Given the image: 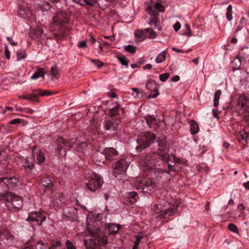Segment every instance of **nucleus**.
Instances as JSON below:
<instances>
[{"instance_id": "nucleus-55", "label": "nucleus", "mask_w": 249, "mask_h": 249, "mask_svg": "<svg viewBox=\"0 0 249 249\" xmlns=\"http://www.w3.org/2000/svg\"><path fill=\"white\" fill-rule=\"evenodd\" d=\"M53 37L54 38L56 39H60L63 37V35L62 33H60L59 34H57L56 33L53 34Z\"/></svg>"}, {"instance_id": "nucleus-36", "label": "nucleus", "mask_w": 249, "mask_h": 249, "mask_svg": "<svg viewBox=\"0 0 249 249\" xmlns=\"http://www.w3.org/2000/svg\"><path fill=\"white\" fill-rule=\"evenodd\" d=\"M117 59L119 60L122 65L126 66L127 68L128 67V61L124 56H116Z\"/></svg>"}, {"instance_id": "nucleus-18", "label": "nucleus", "mask_w": 249, "mask_h": 249, "mask_svg": "<svg viewBox=\"0 0 249 249\" xmlns=\"http://www.w3.org/2000/svg\"><path fill=\"white\" fill-rule=\"evenodd\" d=\"M178 207V205H174L168 209H165L164 210H162L160 216H161L164 218H167L168 217L172 216L173 214H174L175 212L177 209Z\"/></svg>"}, {"instance_id": "nucleus-16", "label": "nucleus", "mask_w": 249, "mask_h": 249, "mask_svg": "<svg viewBox=\"0 0 249 249\" xmlns=\"http://www.w3.org/2000/svg\"><path fill=\"white\" fill-rule=\"evenodd\" d=\"M33 155L34 159H36L39 164L43 162L45 160L44 155L39 148H35L33 150Z\"/></svg>"}, {"instance_id": "nucleus-34", "label": "nucleus", "mask_w": 249, "mask_h": 249, "mask_svg": "<svg viewBox=\"0 0 249 249\" xmlns=\"http://www.w3.org/2000/svg\"><path fill=\"white\" fill-rule=\"evenodd\" d=\"M53 24L54 25L61 26L63 24V21L58 16H54L53 18Z\"/></svg>"}, {"instance_id": "nucleus-3", "label": "nucleus", "mask_w": 249, "mask_h": 249, "mask_svg": "<svg viewBox=\"0 0 249 249\" xmlns=\"http://www.w3.org/2000/svg\"><path fill=\"white\" fill-rule=\"evenodd\" d=\"M91 233V238L85 241L84 244L87 249H117L114 247L107 246V241L106 237H103V233L98 228L91 230L89 228Z\"/></svg>"}, {"instance_id": "nucleus-10", "label": "nucleus", "mask_w": 249, "mask_h": 249, "mask_svg": "<svg viewBox=\"0 0 249 249\" xmlns=\"http://www.w3.org/2000/svg\"><path fill=\"white\" fill-rule=\"evenodd\" d=\"M57 151L58 152L60 155H61V151L63 149L64 155L67 150H69L71 148V145L62 138H58L57 139Z\"/></svg>"}, {"instance_id": "nucleus-31", "label": "nucleus", "mask_w": 249, "mask_h": 249, "mask_svg": "<svg viewBox=\"0 0 249 249\" xmlns=\"http://www.w3.org/2000/svg\"><path fill=\"white\" fill-rule=\"evenodd\" d=\"M221 91L220 89L217 90L214 94L213 106L217 107L219 104V100L221 95Z\"/></svg>"}, {"instance_id": "nucleus-8", "label": "nucleus", "mask_w": 249, "mask_h": 249, "mask_svg": "<svg viewBox=\"0 0 249 249\" xmlns=\"http://www.w3.org/2000/svg\"><path fill=\"white\" fill-rule=\"evenodd\" d=\"M45 216L40 212H32L28 214L26 219L28 222H35L37 225H41L45 220Z\"/></svg>"}, {"instance_id": "nucleus-57", "label": "nucleus", "mask_w": 249, "mask_h": 249, "mask_svg": "<svg viewBox=\"0 0 249 249\" xmlns=\"http://www.w3.org/2000/svg\"><path fill=\"white\" fill-rule=\"evenodd\" d=\"M89 41L92 44H93L96 42V39L93 37L91 34H89Z\"/></svg>"}, {"instance_id": "nucleus-2", "label": "nucleus", "mask_w": 249, "mask_h": 249, "mask_svg": "<svg viewBox=\"0 0 249 249\" xmlns=\"http://www.w3.org/2000/svg\"><path fill=\"white\" fill-rule=\"evenodd\" d=\"M19 180L15 177L0 178V200L7 203L8 207L19 209L22 205L21 198L9 191L18 186Z\"/></svg>"}, {"instance_id": "nucleus-52", "label": "nucleus", "mask_w": 249, "mask_h": 249, "mask_svg": "<svg viewBox=\"0 0 249 249\" xmlns=\"http://www.w3.org/2000/svg\"><path fill=\"white\" fill-rule=\"evenodd\" d=\"M185 27L187 30V32L184 33L183 34V35L186 36H191V29H190V26L187 24L185 25Z\"/></svg>"}, {"instance_id": "nucleus-1", "label": "nucleus", "mask_w": 249, "mask_h": 249, "mask_svg": "<svg viewBox=\"0 0 249 249\" xmlns=\"http://www.w3.org/2000/svg\"><path fill=\"white\" fill-rule=\"evenodd\" d=\"M169 156L167 154H159L153 153L148 155L142 159L140 160V165L143 168L145 172H147L152 178L145 181L141 185V187L143 192L147 190H151L157 186L158 181L159 178H161V175L164 173L168 174L166 170L160 168L163 164L168 163V167L171 170L175 165L172 164L169 162Z\"/></svg>"}, {"instance_id": "nucleus-20", "label": "nucleus", "mask_w": 249, "mask_h": 249, "mask_svg": "<svg viewBox=\"0 0 249 249\" xmlns=\"http://www.w3.org/2000/svg\"><path fill=\"white\" fill-rule=\"evenodd\" d=\"M121 227L119 225L112 223L107 224L106 226V230L107 231L111 234L117 233Z\"/></svg>"}, {"instance_id": "nucleus-4", "label": "nucleus", "mask_w": 249, "mask_h": 249, "mask_svg": "<svg viewBox=\"0 0 249 249\" xmlns=\"http://www.w3.org/2000/svg\"><path fill=\"white\" fill-rule=\"evenodd\" d=\"M155 138V135L149 132L140 135L137 139L138 145L136 146V149L138 151H141L143 149L147 147L151 143H152Z\"/></svg>"}, {"instance_id": "nucleus-26", "label": "nucleus", "mask_w": 249, "mask_h": 249, "mask_svg": "<svg viewBox=\"0 0 249 249\" xmlns=\"http://www.w3.org/2000/svg\"><path fill=\"white\" fill-rule=\"evenodd\" d=\"M19 98L24 99L33 102H38L37 95L36 94H28L18 96Z\"/></svg>"}, {"instance_id": "nucleus-9", "label": "nucleus", "mask_w": 249, "mask_h": 249, "mask_svg": "<svg viewBox=\"0 0 249 249\" xmlns=\"http://www.w3.org/2000/svg\"><path fill=\"white\" fill-rule=\"evenodd\" d=\"M104 127L107 130L116 131L119 127L118 121L113 117L106 119L104 122Z\"/></svg>"}, {"instance_id": "nucleus-5", "label": "nucleus", "mask_w": 249, "mask_h": 249, "mask_svg": "<svg viewBox=\"0 0 249 249\" xmlns=\"http://www.w3.org/2000/svg\"><path fill=\"white\" fill-rule=\"evenodd\" d=\"M87 178L88 181L86 183V185L91 192H95L101 187L103 180L99 175L91 173L90 176L87 177Z\"/></svg>"}, {"instance_id": "nucleus-13", "label": "nucleus", "mask_w": 249, "mask_h": 249, "mask_svg": "<svg viewBox=\"0 0 249 249\" xmlns=\"http://www.w3.org/2000/svg\"><path fill=\"white\" fill-rule=\"evenodd\" d=\"M106 159L111 161L118 156V152L112 147L107 148L104 150Z\"/></svg>"}, {"instance_id": "nucleus-53", "label": "nucleus", "mask_w": 249, "mask_h": 249, "mask_svg": "<svg viewBox=\"0 0 249 249\" xmlns=\"http://www.w3.org/2000/svg\"><path fill=\"white\" fill-rule=\"evenodd\" d=\"M66 244L67 249H76L75 247L72 245V244L68 240L66 241Z\"/></svg>"}, {"instance_id": "nucleus-39", "label": "nucleus", "mask_w": 249, "mask_h": 249, "mask_svg": "<svg viewBox=\"0 0 249 249\" xmlns=\"http://www.w3.org/2000/svg\"><path fill=\"white\" fill-rule=\"evenodd\" d=\"M125 50L130 53H134L136 51V47L131 45H128L124 46Z\"/></svg>"}, {"instance_id": "nucleus-61", "label": "nucleus", "mask_w": 249, "mask_h": 249, "mask_svg": "<svg viewBox=\"0 0 249 249\" xmlns=\"http://www.w3.org/2000/svg\"><path fill=\"white\" fill-rule=\"evenodd\" d=\"M159 25H160V23L158 21H156L154 24L153 25L154 26L155 28L156 29H158L159 30H160V27H159Z\"/></svg>"}, {"instance_id": "nucleus-11", "label": "nucleus", "mask_w": 249, "mask_h": 249, "mask_svg": "<svg viewBox=\"0 0 249 249\" xmlns=\"http://www.w3.org/2000/svg\"><path fill=\"white\" fill-rule=\"evenodd\" d=\"M29 36L33 38L39 40L43 39L46 37L45 34L43 33V29L40 27H37L33 31H31L29 33Z\"/></svg>"}, {"instance_id": "nucleus-32", "label": "nucleus", "mask_w": 249, "mask_h": 249, "mask_svg": "<svg viewBox=\"0 0 249 249\" xmlns=\"http://www.w3.org/2000/svg\"><path fill=\"white\" fill-rule=\"evenodd\" d=\"M33 92H36L37 93L36 94L37 95V97L38 96H49L52 95V92L47 90L43 91L41 89H38L37 90L32 89Z\"/></svg>"}, {"instance_id": "nucleus-40", "label": "nucleus", "mask_w": 249, "mask_h": 249, "mask_svg": "<svg viewBox=\"0 0 249 249\" xmlns=\"http://www.w3.org/2000/svg\"><path fill=\"white\" fill-rule=\"evenodd\" d=\"M142 238V236H141L138 235L136 236V240L134 242V245L132 249H138V246L141 242V239Z\"/></svg>"}, {"instance_id": "nucleus-6", "label": "nucleus", "mask_w": 249, "mask_h": 249, "mask_svg": "<svg viewBox=\"0 0 249 249\" xmlns=\"http://www.w3.org/2000/svg\"><path fill=\"white\" fill-rule=\"evenodd\" d=\"M14 239V235L8 229L0 228V245L11 246Z\"/></svg>"}, {"instance_id": "nucleus-44", "label": "nucleus", "mask_w": 249, "mask_h": 249, "mask_svg": "<svg viewBox=\"0 0 249 249\" xmlns=\"http://www.w3.org/2000/svg\"><path fill=\"white\" fill-rule=\"evenodd\" d=\"M129 197L131 198L134 199V202H136L137 201V199L138 198V195L135 192H129L128 194Z\"/></svg>"}, {"instance_id": "nucleus-12", "label": "nucleus", "mask_w": 249, "mask_h": 249, "mask_svg": "<svg viewBox=\"0 0 249 249\" xmlns=\"http://www.w3.org/2000/svg\"><path fill=\"white\" fill-rule=\"evenodd\" d=\"M146 89L151 90L154 91L155 93L154 94H150L149 95L151 98H155L159 95L158 89L157 86L156 82L154 80H148L145 84Z\"/></svg>"}, {"instance_id": "nucleus-28", "label": "nucleus", "mask_w": 249, "mask_h": 249, "mask_svg": "<svg viewBox=\"0 0 249 249\" xmlns=\"http://www.w3.org/2000/svg\"><path fill=\"white\" fill-rule=\"evenodd\" d=\"M29 11L25 9L22 6H20L18 10V14L19 16L24 18H26L29 13Z\"/></svg>"}, {"instance_id": "nucleus-21", "label": "nucleus", "mask_w": 249, "mask_h": 249, "mask_svg": "<svg viewBox=\"0 0 249 249\" xmlns=\"http://www.w3.org/2000/svg\"><path fill=\"white\" fill-rule=\"evenodd\" d=\"M105 159H106L105 153L103 154L102 152L97 151L93 156V160L97 163L104 162Z\"/></svg>"}, {"instance_id": "nucleus-27", "label": "nucleus", "mask_w": 249, "mask_h": 249, "mask_svg": "<svg viewBox=\"0 0 249 249\" xmlns=\"http://www.w3.org/2000/svg\"><path fill=\"white\" fill-rule=\"evenodd\" d=\"M166 57V51L164 50L159 54L156 58L157 63H160L163 62Z\"/></svg>"}, {"instance_id": "nucleus-7", "label": "nucleus", "mask_w": 249, "mask_h": 249, "mask_svg": "<svg viewBox=\"0 0 249 249\" xmlns=\"http://www.w3.org/2000/svg\"><path fill=\"white\" fill-rule=\"evenodd\" d=\"M129 164L125 159L119 160L116 163L113 169V175L116 177L125 174Z\"/></svg>"}, {"instance_id": "nucleus-17", "label": "nucleus", "mask_w": 249, "mask_h": 249, "mask_svg": "<svg viewBox=\"0 0 249 249\" xmlns=\"http://www.w3.org/2000/svg\"><path fill=\"white\" fill-rule=\"evenodd\" d=\"M147 125L150 128H157L159 126V122L152 115L147 116L145 117Z\"/></svg>"}, {"instance_id": "nucleus-48", "label": "nucleus", "mask_w": 249, "mask_h": 249, "mask_svg": "<svg viewBox=\"0 0 249 249\" xmlns=\"http://www.w3.org/2000/svg\"><path fill=\"white\" fill-rule=\"evenodd\" d=\"M156 8L160 12H163L164 11V7L159 2H156L155 4Z\"/></svg>"}, {"instance_id": "nucleus-15", "label": "nucleus", "mask_w": 249, "mask_h": 249, "mask_svg": "<svg viewBox=\"0 0 249 249\" xmlns=\"http://www.w3.org/2000/svg\"><path fill=\"white\" fill-rule=\"evenodd\" d=\"M18 162L25 169L29 171H31L34 167V164L32 162H30L29 159L27 158H19Z\"/></svg>"}, {"instance_id": "nucleus-50", "label": "nucleus", "mask_w": 249, "mask_h": 249, "mask_svg": "<svg viewBox=\"0 0 249 249\" xmlns=\"http://www.w3.org/2000/svg\"><path fill=\"white\" fill-rule=\"evenodd\" d=\"M153 210L157 213H159L160 215L162 212V210L160 209V208H159V205L157 204H155L153 206Z\"/></svg>"}, {"instance_id": "nucleus-37", "label": "nucleus", "mask_w": 249, "mask_h": 249, "mask_svg": "<svg viewBox=\"0 0 249 249\" xmlns=\"http://www.w3.org/2000/svg\"><path fill=\"white\" fill-rule=\"evenodd\" d=\"M7 158V154L5 152L2 151L0 152V163L1 164H4Z\"/></svg>"}, {"instance_id": "nucleus-25", "label": "nucleus", "mask_w": 249, "mask_h": 249, "mask_svg": "<svg viewBox=\"0 0 249 249\" xmlns=\"http://www.w3.org/2000/svg\"><path fill=\"white\" fill-rule=\"evenodd\" d=\"M87 146V143L86 142H77L75 144L74 148L79 152H84V150Z\"/></svg>"}, {"instance_id": "nucleus-30", "label": "nucleus", "mask_w": 249, "mask_h": 249, "mask_svg": "<svg viewBox=\"0 0 249 249\" xmlns=\"http://www.w3.org/2000/svg\"><path fill=\"white\" fill-rule=\"evenodd\" d=\"M135 36L136 38L139 41H142L145 37V34L144 31L138 30L135 32Z\"/></svg>"}, {"instance_id": "nucleus-23", "label": "nucleus", "mask_w": 249, "mask_h": 249, "mask_svg": "<svg viewBox=\"0 0 249 249\" xmlns=\"http://www.w3.org/2000/svg\"><path fill=\"white\" fill-rule=\"evenodd\" d=\"M72 1L81 5H89L93 6L97 2L98 0H72Z\"/></svg>"}, {"instance_id": "nucleus-64", "label": "nucleus", "mask_w": 249, "mask_h": 249, "mask_svg": "<svg viewBox=\"0 0 249 249\" xmlns=\"http://www.w3.org/2000/svg\"><path fill=\"white\" fill-rule=\"evenodd\" d=\"M244 187L246 189L249 190V181L247 182L244 183L243 184Z\"/></svg>"}, {"instance_id": "nucleus-56", "label": "nucleus", "mask_w": 249, "mask_h": 249, "mask_svg": "<svg viewBox=\"0 0 249 249\" xmlns=\"http://www.w3.org/2000/svg\"><path fill=\"white\" fill-rule=\"evenodd\" d=\"M173 27H174V30L176 32H177L180 29L181 25H180V23L179 22H178L174 25Z\"/></svg>"}, {"instance_id": "nucleus-60", "label": "nucleus", "mask_w": 249, "mask_h": 249, "mask_svg": "<svg viewBox=\"0 0 249 249\" xmlns=\"http://www.w3.org/2000/svg\"><path fill=\"white\" fill-rule=\"evenodd\" d=\"M173 159L174 160V162L175 163V164H176V163L179 164L180 162V160L178 158L174 156H173Z\"/></svg>"}, {"instance_id": "nucleus-51", "label": "nucleus", "mask_w": 249, "mask_h": 249, "mask_svg": "<svg viewBox=\"0 0 249 249\" xmlns=\"http://www.w3.org/2000/svg\"><path fill=\"white\" fill-rule=\"evenodd\" d=\"M165 142L163 140H161L160 141H159V149L161 151L164 150L165 149Z\"/></svg>"}, {"instance_id": "nucleus-47", "label": "nucleus", "mask_w": 249, "mask_h": 249, "mask_svg": "<svg viewBox=\"0 0 249 249\" xmlns=\"http://www.w3.org/2000/svg\"><path fill=\"white\" fill-rule=\"evenodd\" d=\"M51 73L53 78L56 77L58 71L55 67H52L51 69Z\"/></svg>"}, {"instance_id": "nucleus-29", "label": "nucleus", "mask_w": 249, "mask_h": 249, "mask_svg": "<svg viewBox=\"0 0 249 249\" xmlns=\"http://www.w3.org/2000/svg\"><path fill=\"white\" fill-rule=\"evenodd\" d=\"M145 36L149 38H155L157 36L156 32L150 28L146 29L144 30Z\"/></svg>"}, {"instance_id": "nucleus-33", "label": "nucleus", "mask_w": 249, "mask_h": 249, "mask_svg": "<svg viewBox=\"0 0 249 249\" xmlns=\"http://www.w3.org/2000/svg\"><path fill=\"white\" fill-rule=\"evenodd\" d=\"M249 136L248 132L246 130L240 131L238 135L239 141H246Z\"/></svg>"}, {"instance_id": "nucleus-35", "label": "nucleus", "mask_w": 249, "mask_h": 249, "mask_svg": "<svg viewBox=\"0 0 249 249\" xmlns=\"http://www.w3.org/2000/svg\"><path fill=\"white\" fill-rule=\"evenodd\" d=\"M17 60L19 61L25 58L26 56V53L24 50H21L17 52Z\"/></svg>"}, {"instance_id": "nucleus-19", "label": "nucleus", "mask_w": 249, "mask_h": 249, "mask_svg": "<svg viewBox=\"0 0 249 249\" xmlns=\"http://www.w3.org/2000/svg\"><path fill=\"white\" fill-rule=\"evenodd\" d=\"M249 99L248 97L245 94H241L238 99V106L241 108L245 107L244 111L246 109H247L249 106Z\"/></svg>"}, {"instance_id": "nucleus-14", "label": "nucleus", "mask_w": 249, "mask_h": 249, "mask_svg": "<svg viewBox=\"0 0 249 249\" xmlns=\"http://www.w3.org/2000/svg\"><path fill=\"white\" fill-rule=\"evenodd\" d=\"M41 186L45 191L52 193L53 192V183L48 177H44L41 179Z\"/></svg>"}, {"instance_id": "nucleus-43", "label": "nucleus", "mask_w": 249, "mask_h": 249, "mask_svg": "<svg viewBox=\"0 0 249 249\" xmlns=\"http://www.w3.org/2000/svg\"><path fill=\"white\" fill-rule=\"evenodd\" d=\"M169 74L168 73H165L160 75V80L161 82H165L169 77Z\"/></svg>"}, {"instance_id": "nucleus-46", "label": "nucleus", "mask_w": 249, "mask_h": 249, "mask_svg": "<svg viewBox=\"0 0 249 249\" xmlns=\"http://www.w3.org/2000/svg\"><path fill=\"white\" fill-rule=\"evenodd\" d=\"M244 119L249 122V107H248L247 109H245V112H244Z\"/></svg>"}, {"instance_id": "nucleus-24", "label": "nucleus", "mask_w": 249, "mask_h": 249, "mask_svg": "<svg viewBox=\"0 0 249 249\" xmlns=\"http://www.w3.org/2000/svg\"><path fill=\"white\" fill-rule=\"evenodd\" d=\"M190 131L192 134H195L198 133L199 131V126L197 123L194 121L192 120L190 123Z\"/></svg>"}, {"instance_id": "nucleus-54", "label": "nucleus", "mask_w": 249, "mask_h": 249, "mask_svg": "<svg viewBox=\"0 0 249 249\" xmlns=\"http://www.w3.org/2000/svg\"><path fill=\"white\" fill-rule=\"evenodd\" d=\"M21 123V120L20 119H14L10 121V124H19Z\"/></svg>"}, {"instance_id": "nucleus-45", "label": "nucleus", "mask_w": 249, "mask_h": 249, "mask_svg": "<svg viewBox=\"0 0 249 249\" xmlns=\"http://www.w3.org/2000/svg\"><path fill=\"white\" fill-rule=\"evenodd\" d=\"M156 21H157L156 16L155 13H153V14L151 15V18L148 22V23L151 25H153Z\"/></svg>"}, {"instance_id": "nucleus-58", "label": "nucleus", "mask_w": 249, "mask_h": 249, "mask_svg": "<svg viewBox=\"0 0 249 249\" xmlns=\"http://www.w3.org/2000/svg\"><path fill=\"white\" fill-rule=\"evenodd\" d=\"M78 47L79 48H84L87 47L86 42L85 41H81L78 44Z\"/></svg>"}, {"instance_id": "nucleus-63", "label": "nucleus", "mask_w": 249, "mask_h": 249, "mask_svg": "<svg viewBox=\"0 0 249 249\" xmlns=\"http://www.w3.org/2000/svg\"><path fill=\"white\" fill-rule=\"evenodd\" d=\"M179 77L178 75H176L172 78V80L174 82H177L179 81Z\"/></svg>"}, {"instance_id": "nucleus-41", "label": "nucleus", "mask_w": 249, "mask_h": 249, "mask_svg": "<svg viewBox=\"0 0 249 249\" xmlns=\"http://www.w3.org/2000/svg\"><path fill=\"white\" fill-rule=\"evenodd\" d=\"M90 61L95 65L97 66L98 68H100L104 65L103 62L99 59H91Z\"/></svg>"}, {"instance_id": "nucleus-59", "label": "nucleus", "mask_w": 249, "mask_h": 249, "mask_svg": "<svg viewBox=\"0 0 249 249\" xmlns=\"http://www.w3.org/2000/svg\"><path fill=\"white\" fill-rule=\"evenodd\" d=\"M226 18H227V19H228L229 21L231 20V19H232V14H231V12H227V13H226Z\"/></svg>"}, {"instance_id": "nucleus-62", "label": "nucleus", "mask_w": 249, "mask_h": 249, "mask_svg": "<svg viewBox=\"0 0 249 249\" xmlns=\"http://www.w3.org/2000/svg\"><path fill=\"white\" fill-rule=\"evenodd\" d=\"M172 50L175 52H177V53H183V51L180 49H178V48H172Z\"/></svg>"}, {"instance_id": "nucleus-22", "label": "nucleus", "mask_w": 249, "mask_h": 249, "mask_svg": "<svg viewBox=\"0 0 249 249\" xmlns=\"http://www.w3.org/2000/svg\"><path fill=\"white\" fill-rule=\"evenodd\" d=\"M39 77H42L43 79H44V70L42 68H38L36 71H35L33 75L31 77V79L34 80L37 79Z\"/></svg>"}, {"instance_id": "nucleus-49", "label": "nucleus", "mask_w": 249, "mask_h": 249, "mask_svg": "<svg viewBox=\"0 0 249 249\" xmlns=\"http://www.w3.org/2000/svg\"><path fill=\"white\" fill-rule=\"evenodd\" d=\"M61 246V242L59 241H57L55 243H53L49 249H57V247H59Z\"/></svg>"}, {"instance_id": "nucleus-38", "label": "nucleus", "mask_w": 249, "mask_h": 249, "mask_svg": "<svg viewBox=\"0 0 249 249\" xmlns=\"http://www.w3.org/2000/svg\"><path fill=\"white\" fill-rule=\"evenodd\" d=\"M47 245L42 241H38L36 246V249H47Z\"/></svg>"}, {"instance_id": "nucleus-42", "label": "nucleus", "mask_w": 249, "mask_h": 249, "mask_svg": "<svg viewBox=\"0 0 249 249\" xmlns=\"http://www.w3.org/2000/svg\"><path fill=\"white\" fill-rule=\"evenodd\" d=\"M228 227L229 230H230L231 231L234 233L238 232V228L235 225L232 223H230L228 225Z\"/></svg>"}]
</instances>
